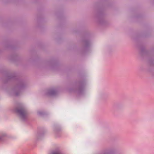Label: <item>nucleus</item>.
Returning <instances> with one entry per match:
<instances>
[{"label": "nucleus", "instance_id": "nucleus-1", "mask_svg": "<svg viewBox=\"0 0 154 154\" xmlns=\"http://www.w3.org/2000/svg\"><path fill=\"white\" fill-rule=\"evenodd\" d=\"M18 112H19L21 116H23L25 114V112L23 109H21L18 110Z\"/></svg>", "mask_w": 154, "mask_h": 154}, {"label": "nucleus", "instance_id": "nucleus-2", "mask_svg": "<svg viewBox=\"0 0 154 154\" xmlns=\"http://www.w3.org/2000/svg\"><path fill=\"white\" fill-rule=\"evenodd\" d=\"M52 154H61L60 152L59 151H54L53 152Z\"/></svg>", "mask_w": 154, "mask_h": 154}]
</instances>
